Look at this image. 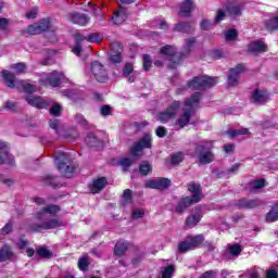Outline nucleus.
Returning <instances> with one entry per match:
<instances>
[{
    "label": "nucleus",
    "instance_id": "nucleus-13",
    "mask_svg": "<svg viewBox=\"0 0 278 278\" xmlns=\"http://www.w3.org/2000/svg\"><path fill=\"white\" fill-rule=\"evenodd\" d=\"M197 153H199L198 159L200 164H211L214 162V153L206 149L205 146H200L195 149Z\"/></svg>",
    "mask_w": 278,
    "mask_h": 278
},
{
    "label": "nucleus",
    "instance_id": "nucleus-42",
    "mask_svg": "<svg viewBox=\"0 0 278 278\" xmlns=\"http://www.w3.org/2000/svg\"><path fill=\"white\" fill-rule=\"evenodd\" d=\"M143 71H151V66L153 64V60L151 59V55L143 54Z\"/></svg>",
    "mask_w": 278,
    "mask_h": 278
},
{
    "label": "nucleus",
    "instance_id": "nucleus-7",
    "mask_svg": "<svg viewBox=\"0 0 278 278\" xmlns=\"http://www.w3.org/2000/svg\"><path fill=\"white\" fill-rule=\"evenodd\" d=\"M91 73L97 81L105 84L108 80V70L99 61L91 63Z\"/></svg>",
    "mask_w": 278,
    "mask_h": 278
},
{
    "label": "nucleus",
    "instance_id": "nucleus-32",
    "mask_svg": "<svg viewBox=\"0 0 278 278\" xmlns=\"http://www.w3.org/2000/svg\"><path fill=\"white\" fill-rule=\"evenodd\" d=\"M203 240H205L203 235H198L195 237L190 238L189 242L191 244V249L194 251V249H198V247H201V244H203Z\"/></svg>",
    "mask_w": 278,
    "mask_h": 278
},
{
    "label": "nucleus",
    "instance_id": "nucleus-35",
    "mask_svg": "<svg viewBox=\"0 0 278 278\" xmlns=\"http://www.w3.org/2000/svg\"><path fill=\"white\" fill-rule=\"evenodd\" d=\"M178 251L180 253H187V251H193L192 245L190 243V239H187L185 241H181L178 245Z\"/></svg>",
    "mask_w": 278,
    "mask_h": 278
},
{
    "label": "nucleus",
    "instance_id": "nucleus-22",
    "mask_svg": "<svg viewBox=\"0 0 278 278\" xmlns=\"http://www.w3.org/2000/svg\"><path fill=\"white\" fill-rule=\"evenodd\" d=\"M239 210H253V207H257L260 205V200H247L241 199L236 203Z\"/></svg>",
    "mask_w": 278,
    "mask_h": 278
},
{
    "label": "nucleus",
    "instance_id": "nucleus-19",
    "mask_svg": "<svg viewBox=\"0 0 278 278\" xmlns=\"http://www.w3.org/2000/svg\"><path fill=\"white\" fill-rule=\"evenodd\" d=\"M108 186V179L105 177L98 178L89 185V190L91 194H99L103 188Z\"/></svg>",
    "mask_w": 278,
    "mask_h": 278
},
{
    "label": "nucleus",
    "instance_id": "nucleus-24",
    "mask_svg": "<svg viewBox=\"0 0 278 278\" xmlns=\"http://www.w3.org/2000/svg\"><path fill=\"white\" fill-rule=\"evenodd\" d=\"M194 10V2L192 0H185L180 5V15L188 17Z\"/></svg>",
    "mask_w": 278,
    "mask_h": 278
},
{
    "label": "nucleus",
    "instance_id": "nucleus-38",
    "mask_svg": "<svg viewBox=\"0 0 278 278\" xmlns=\"http://www.w3.org/2000/svg\"><path fill=\"white\" fill-rule=\"evenodd\" d=\"M152 168H153V167L149 164V162L143 161V162L140 164V166H139V172H140L142 175L147 176V175H149V174L151 173Z\"/></svg>",
    "mask_w": 278,
    "mask_h": 278
},
{
    "label": "nucleus",
    "instance_id": "nucleus-45",
    "mask_svg": "<svg viewBox=\"0 0 278 278\" xmlns=\"http://www.w3.org/2000/svg\"><path fill=\"white\" fill-rule=\"evenodd\" d=\"M110 56H111V61L114 64H119V62H123V55H121V52L112 50Z\"/></svg>",
    "mask_w": 278,
    "mask_h": 278
},
{
    "label": "nucleus",
    "instance_id": "nucleus-25",
    "mask_svg": "<svg viewBox=\"0 0 278 278\" xmlns=\"http://www.w3.org/2000/svg\"><path fill=\"white\" fill-rule=\"evenodd\" d=\"M194 29L192 22H179L175 26V31H181L182 34H190Z\"/></svg>",
    "mask_w": 278,
    "mask_h": 278
},
{
    "label": "nucleus",
    "instance_id": "nucleus-41",
    "mask_svg": "<svg viewBox=\"0 0 278 278\" xmlns=\"http://www.w3.org/2000/svg\"><path fill=\"white\" fill-rule=\"evenodd\" d=\"M162 278H173V273H175V265H168L167 267L163 268Z\"/></svg>",
    "mask_w": 278,
    "mask_h": 278
},
{
    "label": "nucleus",
    "instance_id": "nucleus-47",
    "mask_svg": "<svg viewBox=\"0 0 278 278\" xmlns=\"http://www.w3.org/2000/svg\"><path fill=\"white\" fill-rule=\"evenodd\" d=\"M37 254L39 255V257H43L46 260H49V257L53 255V253H51L47 248H40L39 250H37Z\"/></svg>",
    "mask_w": 278,
    "mask_h": 278
},
{
    "label": "nucleus",
    "instance_id": "nucleus-17",
    "mask_svg": "<svg viewBox=\"0 0 278 278\" xmlns=\"http://www.w3.org/2000/svg\"><path fill=\"white\" fill-rule=\"evenodd\" d=\"M241 73H244V66L242 64L231 68L230 75L228 76V86H238V80L240 79Z\"/></svg>",
    "mask_w": 278,
    "mask_h": 278
},
{
    "label": "nucleus",
    "instance_id": "nucleus-64",
    "mask_svg": "<svg viewBox=\"0 0 278 278\" xmlns=\"http://www.w3.org/2000/svg\"><path fill=\"white\" fill-rule=\"evenodd\" d=\"M199 278H214V271L208 270L205 271L202 276H200Z\"/></svg>",
    "mask_w": 278,
    "mask_h": 278
},
{
    "label": "nucleus",
    "instance_id": "nucleus-60",
    "mask_svg": "<svg viewBox=\"0 0 278 278\" xmlns=\"http://www.w3.org/2000/svg\"><path fill=\"white\" fill-rule=\"evenodd\" d=\"M49 125H50L51 129H54V131H56V134H58V127H60V121L51 119L49 122Z\"/></svg>",
    "mask_w": 278,
    "mask_h": 278
},
{
    "label": "nucleus",
    "instance_id": "nucleus-5",
    "mask_svg": "<svg viewBox=\"0 0 278 278\" xmlns=\"http://www.w3.org/2000/svg\"><path fill=\"white\" fill-rule=\"evenodd\" d=\"M218 84V78L210 76H198L188 83V88L191 90H206Z\"/></svg>",
    "mask_w": 278,
    "mask_h": 278
},
{
    "label": "nucleus",
    "instance_id": "nucleus-53",
    "mask_svg": "<svg viewBox=\"0 0 278 278\" xmlns=\"http://www.w3.org/2000/svg\"><path fill=\"white\" fill-rule=\"evenodd\" d=\"M225 16H226L225 11H223V9H219L217 11V15L215 17V24L218 25V23H220V21H225Z\"/></svg>",
    "mask_w": 278,
    "mask_h": 278
},
{
    "label": "nucleus",
    "instance_id": "nucleus-31",
    "mask_svg": "<svg viewBox=\"0 0 278 278\" xmlns=\"http://www.w3.org/2000/svg\"><path fill=\"white\" fill-rule=\"evenodd\" d=\"M185 223L187 227H197V225L201 223V214L195 213L193 215L188 216Z\"/></svg>",
    "mask_w": 278,
    "mask_h": 278
},
{
    "label": "nucleus",
    "instance_id": "nucleus-3",
    "mask_svg": "<svg viewBox=\"0 0 278 278\" xmlns=\"http://www.w3.org/2000/svg\"><path fill=\"white\" fill-rule=\"evenodd\" d=\"M188 190L191 192V197L184 198L177 205L176 212L178 214H181L186 211L187 207H190V205H194V203H199L201 199H203V189L201 188V185L197 182H189L188 184Z\"/></svg>",
    "mask_w": 278,
    "mask_h": 278
},
{
    "label": "nucleus",
    "instance_id": "nucleus-44",
    "mask_svg": "<svg viewBox=\"0 0 278 278\" xmlns=\"http://www.w3.org/2000/svg\"><path fill=\"white\" fill-rule=\"evenodd\" d=\"M119 166L124 168V170H127L131 164H134V159L130 157H124L121 159L118 162Z\"/></svg>",
    "mask_w": 278,
    "mask_h": 278
},
{
    "label": "nucleus",
    "instance_id": "nucleus-8",
    "mask_svg": "<svg viewBox=\"0 0 278 278\" xmlns=\"http://www.w3.org/2000/svg\"><path fill=\"white\" fill-rule=\"evenodd\" d=\"M64 74L59 72H52L40 78L41 86H51V88H58L62 81Z\"/></svg>",
    "mask_w": 278,
    "mask_h": 278
},
{
    "label": "nucleus",
    "instance_id": "nucleus-46",
    "mask_svg": "<svg viewBox=\"0 0 278 278\" xmlns=\"http://www.w3.org/2000/svg\"><path fill=\"white\" fill-rule=\"evenodd\" d=\"M43 184H46L47 186H52V188H58V179L52 176H46L43 178Z\"/></svg>",
    "mask_w": 278,
    "mask_h": 278
},
{
    "label": "nucleus",
    "instance_id": "nucleus-58",
    "mask_svg": "<svg viewBox=\"0 0 278 278\" xmlns=\"http://www.w3.org/2000/svg\"><path fill=\"white\" fill-rule=\"evenodd\" d=\"M75 118H76V123H79L80 125H84L85 127H86V125H88V121H86V118H84V115L76 114Z\"/></svg>",
    "mask_w": 278,
    "mask_h": 278
},
{
    "label": "nucleus",
    "instance_id": "nucleus-50",
    "mask_svg": "<svg viewBox=\"0 0 278 278\" xmlns=\"http://www.w3.org/2000/svg\"><path fill=\"white\" fill-rule=\"evenodd\" d=\"M134 73V65L131 63H126L123 75L124 77H129Z\"/></svg>",
    "mask_w": 278,
    "mask_h": 278
},
{
    "label": "nucleus",
    "instance_id": "nucleus-63",
    "mask_svg": "<svg viewBox=\"0 0 278 278\" xmlns=\"http://www.w3.org/2000/svg\"><path fill=\"white\" fill-rule=\"evenodd\" d=\"M267 278H278L277 270L275 269L267 270Z\"/></svg>",
    "mask_w": 278,
    "mask_h": 278
},
{
    "label": "nucleus",
    "instance_id": "nucleus-62",
    "mask_svg": "<svg viewBox=\"0 0 278 278\" xmlns=\"http://www.w3.org/2000/svg\"><path fill=\"white\" fill-rule=\"evenodd\" d=\"M156 136L159 137V138H164V136H166V128H164V127H159L157 129H156Z\"/></svg>",
    "mask_w": 278,
    "mask_h": 278
},
{
    "label": "nucleus",
    "instance_id": "nucleus-51",
    "mask_svg": "<svg viewBox=\"0 0 278 278\" xmlns=\"http://www.w3.org/2000/svg\"><path fill=\"white\" fill-rule=\"evenodd\" d=\"M180 162H184V153L178 152L172 155V164H180Z\"/></svg>",
    "mask_w": 278,
    "mask_h": 278
},
{
    "label": "nucleus",
    "instance_id": "nucleus-33",
    "mask_svg": "<svg viewBox=\"0 0 278 278\" xmlns=\"http://www.w3.org/2000/svg\"><path fill=\"white\" fill-rule=\"evenodd\" d=\"M12 71H15L17 75H23V73H27V64L25 63H15L11 65Z\"/></svg>",
    "mask_w": 278,
    "mask_h": 278
},
{
    "label": "nucleus",
    "instance_id": "nucleus-20",
    "mask_svg": "<svg viewBox=\"0 0 278 278\" xmlns=\"http://www.w3.org/2000/svg\"><path fill=\"white\" fill-rule=\"evenodd\" d=\"M248 51L250 53H264L266 51H268V46H266V43H264L263 41L256 40V41H252L251 43H249L248 46Z\"/></svg>",
    "mask_w": 278,
    "mask_h": 278
},
{
    "label": "nucleus",
    "instance_id": "nucleus-43",
    "mask_svg": "<svg viewBox=\"0 0 278 278\" xmlns=\"http://www.w3.org/2000/svg\"><path fill=\"white\" fill-rule=\"evenodd\" d=\"M16 88H23L24 92H29V93L34 92V86L23 80L17 81Z\"/></svg>",
    "mask_w": 278,
    "mask_h": 278
},
{
    "label": "nucleus",
    "instance_id": "nucleus-29",
    "mask_svg": "<svg viewBox=\"0 0 278 278\" xmlns=\"http://www.w3.org/2000/svg\"><path fill=\"white\" fill-rule=\"evenodd\" d=\"M12 255H14L12 249L8 245H4L0 250V262H8V260H12Z\"/></svg>",
    "mask_w": 278,
    "mask_h": 278
},
{
    "label": "nucleus",
    "instance_id": "nucleus-2",
    "mask_svg": "<svg viewBox=\"0 0 278 278\" xmlns=\"http://www.w3.org/2000/svg\"><path fill=\"white\" fill-rule=\"evenodd\" d=\"M199 101H201V93L195 92L191 99L185 101V108L182 109V114L177 119V124L181 129L190 123V118L194 116L197 108H199Z\"/></svg>",
    "mask_w": 278,
    "mask_h": 278
},
{
    "label": "nucleus",
    "instance_id": "nucleus-4",
    "mask_svg": "<svg viewBox=\"0 0 278 278\" xmlns=\"http://www.w3.org/2000/svg\"><path fill=\"white\" fill-rule=\"evenodd\" d=\"M55 164L58 166L59 172L63 177L71 178L75 173V163L71 155L64 152H58L54 154Z\"/></svg>",
    "mask_w": 278,
    "mask_h": 278
},
{
    "label": "nucleus",
    "instance_id": "nucleus-48",
    "mask_svg": "<svg viewBox=\"0 0 278 278\" xmlns=\"http://www.w3.org/2000/svg\"><path fill=\"white\" fill-rule=\"evenodd\" d=\"M62 112V105L59 103H52V106L50 108V114L52 116H60V113Z\"/></svg>",
    "mask_w": 278,
    "mask_h": 278
},
{
    "label": "nucleus",
    "instance_id": "nucleus-10",
    "mask_svg": "<svg viewBox=\"0 0 278 278\" xmlns=\"http://www.w3.org/2000/svg\"><path fill=\"white\" fill-rule=\"evenodd\" d=\"M179 102H173V104L166 111L159 114L157 121H160V123H168V121H173L177 114V110H179Z\"/></svg>",
    "mask_w": 278,
    "mask_h": 278
},
{
    "label": "nucleus",
    "instance_id": "nucleus-23",
    "mask_svg": "<svg viewBox=\"0 0 278 278\" xmlns=\"http://www.w3.org/2000/svg\"><path fill=\"white\" fill-rule=\"evenodd\" d=\"M125 21H127V9L119 7L113 14V23L114 25H122Z\"/></svg>",
    "mask_w": 278,
    "mask_h": 278
},
{
    "label": "nucleus",
    "instance_id": "nucleus-39",
    "mask_svg": "<svg viewBox=\"0 0 278 278\" xmlns=\"http://www.w3.org/2000/svg\"><path fill=\"white\" fill-rule=\"evenodd\" d=\"M227 12L230 14V16H240V14H242L240 7L233 4L227 7Z\"/></svg>",
    "mask_w": 278,
    "mask_h": 278
},
{
    "label": "nucleus",
    "instance_id": "nucleus-30",
    "mask_svg": "<svg viewBox=\"0 0 278 278\" xmlns=\"http://www.w3.org/2000/svg\"><path fill=\"white\" fill-rule=\"evenodd\" d=\"M127 249H129V243L125 241H118L115 244L114 253L115 255H125Z\"/></svg>",
    "mask_w": 278,
    "mask_h": 278
},
{
    "label": "nucleus",
    "instance_id": "nucleus-37",
    "mask_svg": "<svg viewBox=\"0 0 278 278\" xmlns=\"http://www.w3.org/2000/svg\"><path fill=\"white\" fill-rule=\"evenodd\" d=\"M227 134L228 136H230V138H236L238 136H247V134H249V129L241 128V129L228 130Z\"/></svg>",
    "mask_w": 278,
    "mask_h": 278
},
{
    "label": "nucleus",
    "instance_id": "nucleus-27",
    "mask_svg": "<svg viewBox=\"0 0 278 278\" xmlns=\"http://www.w3.org/2000/svg\"><path fill=\"white\" fill-rule=\"evenodd\" d=\"M278 220V201L271 206L270 211L266 214L267 223H277Z\"/></svg>",
    "mask_w": 278,
    "mask_h": 278
},
{
    "label": "nucleus",
    "instance_id": "nucleus-28",
    "mask_svg": "<svg viewBox=\"0 0 278 278\" xmlns=\"http://www.w3.org/2000/svg\"><path fill=\"white\" fill-rule=\"evenodd\" d=\"M86 143L88 144V147H93L96 149H99L100 147H103V141L99 140L94 135L89 134L86 139H85Z\"/></svg>",
    "mask_w": 278,
    "mask_h": 278
},
{
    "label": "nucleus",
    "instance_id": "nucleus-61",
    "mask_svg": "<svg viewBox=\"0 0 278 278\" xmlns=\"http://www.w3.org/2000/svg\"><path fill=\"white\" fill-rule=\"evenodd\" d=\"M4 108H5V110H10L11 112H13V110H16V103L7 101L4 103Z\"/></svg>",
    "mask_w": 278,
    "mask_h": 278
},
{
    "label": "nucleus",
    "instance_id": "nucleus-55",
    "mask_svg": "<svg viewBox=\"0 0 278 278\" xmlns=\"http://www.w3.org/2000/svg\"><path fill=\"white\" fill-rule=\"evenodd\" d=\"M264 184H265V180H264V179L254 180V181L252 182V186H253V189H254V190H260V189L264 188Z\"/></svg>",
    "mask_w": 278,
    "mask_h": 278
},
{
    "label": "nucleus",
    "instance_id": "nucleus-6",
    "mask_svg": "<svg viewBox=\"0 0 278 278\" xmlns=\"http://www.w3.org/2000/svg\"><path fill=\"white\" fill-rule=\"evenodd\" d=\"M152 140L153 139L151 138V135H146L139 140V142H136L130 148V153L132 157H138V155H140L143 149H151Z\"/></svg>",
    "mask_w": 278,
    "mask_h": 278
},
{
    "label": "nucleus",
    "instance_id": "nucleus-14",
    "mask_svg": "<svg viewBox=\"0 0 278 278\" xmlns=\"http://www.w3.org/2000/svg\"><path fill=\"white\" fill-rule=\"evenodd\" d=\"M51 27V23L49 20H41L39 23H35L27 28V33L31 36H36V34H42V31H47Z\"/></svg>",
    "mask_w": 278,
    "mask_h": 278
},
{
    "label": "nucleus",
    "instance_id": "nucleus-21",
    "mask_svg": "<svg viewBox=\"0 0 278 278\" xmlns=\"http://www.w3.org/2000/svg\"><path fill=\"white\" fill-rule=\"evenodd\" d=\"M252 100L254 103H257L258 105H263V103L268 102V91L266 90H260L256 89L252 93Z\"/></svg>",
    "mask_w": 278,
    "mask_h": 278
},
{
    "label": "nucleus",
    "instance_id": "nucleus-52",
    "mask_svg": "<svg viewBox=\"0 0 278 278\" xmlns=\"http://www.w3.org/2000/svg\"><path fill=\"white\" fill-rule=\"evenodd\" d=\"M26 18L34 20L38 16V8H33L25 14Z\"/></svg>",
    "mask_w": 278,
    "mask_h": 278
},
{
    "label": "nucleus",
    "instance_id": "nucleus-12",
    "mask_svg": "<svg viewBox=\"0 0 278 278\" xmlns=\"http://www.w3.org/2000/svg\"><path fill=\"white\" fill-rule=\"evenodd\" d=\"M0 164H9V166H14V156L10 154L8 143L3 141H0Z\"/></svg>",
    "mask_w": 278,
    "mask_h": 278
},
{
    "label": "nucleus",
    "instance_id": "nucleus-36",
    "mask_svg": "<svg viewBox=\"0 0 278 278\" xmlns=\"http://www.w3.org/2000/svg\"><path fill=\"white\" fill-rule=\"evenodd\" d=\"M88 266H90V261H89L88 256H83L78 260L79 270L86 271V270H88Z\"/></svg>",
    "mask_w": 278,
    "mask_h": 278
},
{
    "label": "nucleus",
    "instance_id": "nucleus-26",
    "mask_svg": "<svg viewBox=\"0 0 278 278\" xmlns=\"http://www.w3.org/2000/svg\"><path fill=\"white\" fill-rule=\"evenodd\" d=\"M72 22L84 27L90 23V17L86 14L76 13L72 16Z\"/></svg>",
    "mask_w": 278,
    "mask_h": 278
},
{
    "label": "nucleus",
    "instance_id": "nucleus-56",
    "mask_svg": "<svg viewBox=\"0 0 278 278\" xmlns=\"http://www.w3.org/2000/svg\"><path fill=\"white\" fill-rule=\"evenodd\" d=\"M200 27H201V29H204V30L211 29L212 28V22H210V20H203L200 23Z\"/></svg>",
    "mask_w": 278,
    "mask_h": 278
},
{
    "label": "nucleus",
    "instance_id": "nucleus-9",
    "mask_svg": "<svg viewBox=\"0 0 278 278\" xmlns=\"http://www.w3.org/2000/svg\"><path fill=\"white\" fill-rule=\"evenodd\" d=\"M81 40H87L88 42H99L101 40V37H99V34L93 33L86 37H81V35H77L76 43L73 48V53L75 55H81Z\"/></svg>",
    "mask_w": 278,
    "mask_h": 278
},
{
    "label": "nucleus",
    "instance_id": "nucleus-16",
    "mask_svg": "<svg viewBox=\"0 0 278 278\" xmlns=\"http://www.w3.org/2000/svg\"><path fill=\"white\" fill-rule=\"evenodd\" d=\"M147 188H152L153 190H166L170 186V179L168 178H157L154 180H148L146 182Z\"/></svg>",
    "mask_w": 278,
    "mask_h": 278
},
{
    "label": "nucleus",
    "instance_id": "nucleus-54",
    "mask_svg": "<svg viewBox=\"0 0 278 278\" xmlns=\"http://www.w3.org/2000/svg\"><path fill=\"white\" fill-rule=\"evenodd\" d=\"M123 199H124L125 203H131V190L130 189L124 190Z\"/></svg>",
    "mask_w": 278,
    "mask_h": 278
},
{
    "label": "nucleus",
    "instance_id": "nucleus-57",
    "mask_svg": "<svg viewBox=\"0 0 278 278\" xmlns=\"http://www.w3.org/2000/svg\"><path fill=\"white\" fill-rule=\"evenodd\" d=\"M11 231H12V223H8V224L1 229L2 236H8V233H11Z\"/></svg>",
    "mask_w": 278,
    "mask_h": 278
},
{
    "label": "nucleus",
    "instance_id": "nucleus-34",
    "mask_svg": "<svg viewBox=\"0 0 278 278\" xmlns=\"http://www.w3.org/2000/svg\"><path fill=\"white\" fill-rule=\"evenodd\" d=\"M144 208L142 207H134L132 211H131V218L132 220H138L140 218H143L144 217Z\"/></svg>",
    "mask_w": 278,
    "mask_h": 278
},
{
    "label": "nucleus",
    "instance_id": "nucleus-1",
    "mask_svg": "<svg viewBox=\"0 0 278 278\" xmlns=\"http://www.w3.org/2000/svg\"><path fill=\"white\" fill-rule=\"evenodd\" d=\"M60 206L56 204H48L43 206L39 212L35 215V223L29 225V230L34 231L35 233H42V231H49L51 229H58L64 225L62 220L58 217H48L47 214L50 216H55L59 214Z\"/></svg>",
    "mask_w": 278,
    "mask_h": 278
},
{
    "label": "nucleus",
    "instance_id": "nucleus-49",
    "mask_svg": "<svg viewBox=\"0 0 278 278\" xmlns=\"http://www.w3.org/2000/svg\"><path fill=\"white\" fill-rule=\"evenodd\" d=\"M229 253L230 255H240V253H242V248L240 247V244L236 243L233 245L229 247Z\"/></svg>",
    "mask_w": 278,
    "mask_h": 278
},
{
    "label": "nucleus",
    "instance_id": "nucleus-18",
    "mask_svg": "<svg viewBox=\"0 0 278 278\" xmlns=\"http://www.w3.org/2000/svg\"><path fill=\"white\" fill-rule=\"evenodd\" d=\"M2 79L5 84V86H8V88H16L18 86V81L20 80H16V76L8 71V70H3L2 73Z\"/></svg>",
    "mask_w": 278,
    "mask_h": 278
},
{
    "label": "nucleus",
    "instance_id": "nucleus-11",
    "mask_svg": "<svg viewBox=\"0 0 278 278\" xmlns=\"http://www.w3.org/2000/svg\"><path fill=\"white\" fill-rule=\"evenodd\" d=\"M161 55H164L165 60L172 62L168 65L169 68H176L177 66V50L172 46H165L161 48Z\"/></svg>",
    "mask_w": 278,
    "mask_h": 278
},
{
    "label": "nucleus",
    "instance_id": "nucleus-15",
    "mask_svg": "<svg viewBox=\"0 0 278 278\" xmlns=\"http://www.w3.org/2000/svg\"><path fill=\"white\" fill-rule=\"evenodd\" d=\"M26 101L29 105H31L33 108H38L39 110L47 109L51 105V103H53L51 102V100H45L36 96L26 97Z\"/></svg>",
    "mask_w": 278,
    "mask_h": 278
},
{
    "label": "nucleus",
    "instance_id": "nucleus-40",
    "mask_svg": "<svg viewBox=\"0 0 278 278\" xmlns=\"http://www.w3.org/2000/svg\"><path fill=\"white\" fill-rule=\"evenodd\" d=\"M238 38V30L229 29L225 33V39L227 42H233Z\"/></svg>",
    "mask_w": 278,
    "mask_h": 278
},
{
    "label": "nucleus",
    "instance_id": "nucleus-59",
    "mask_svg": "<svg viewBox=\"0 0 278 278\" xmlns=\"http://www.w3.org/2000/svg\"><path fill=\"white\" fill-rule=\"evenodd\" d=\"M111 112H112V108H110L109 105H103L101 108L102 116H110Z\"/></svg>",
    "mask_w": 278,
    "mask_h": 278
}]
</instances>
